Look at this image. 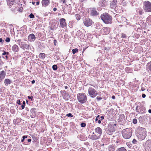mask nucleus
I'll list each match as a JSON object with an SVG mask.
<instances>
[{"instance_id":"59","label":"nucleus","mask_w":151,"mask_h":151,"mask_svg":"<svg viewBox=\"0 0 151 151\" xmlns=\"http://www.w3.org/2000/svg\"><path fill=\"white\" fill-rule=\"evenodd\" d=\"M68 88V86H65V89H67Z\"/></svg>"},{"instance_id":"21","label":"nucleus","mask_w":151,"mask_h":151,"mask_svg":"<svg viewBox=\"0 0 151 151\" xmlns=\"http://www.w3.org/2000/svg\"><path fill=\"white\" fill-rule=\"evenodd\" d=\"M116 124H114L113 125H111L110 126L109 130L110 131L112 132H114L115 131V129L114 127V126H116Z\"/></svg>"},{"instance_id":"12","label":"nucleus","mask_w":151,"mask_h":151,"mask_svg":"<svg viewBox=\"0 0 151 151\" xmlns=\"http://www.w3.org/2000/svg\"><path fill=\"white\" fill-rule=\"evenodd\" d=\"M41 3L42 6L46 7L50 4V0H42Z\"/></svg>"},{"instance_id":"41","label":"nucleus","mask_w":151,"mask_h":151,"mask_svg":"<svg viewBox=\"0 0 151 151\" xmlns=\"http://www.w3.org/2000/svg\"><path fill=\"white\" fill-rule=\"evenodd\" d=\"M96 99H97V100H101L102 98H101V97H100V96H97V97H96Z\"/></svg>"},{"instance_id":"39","label":"nucleus","mask_w":151,"mask_h":151,"mask_svg":"<svg viewBox=\"0 0 151 151\" xmlns=\"http://www.w3.org/2000/svg\"><path fill=\"white\" fill-rule=\"evenodd\" d=\"M137 142V141L135 139H134L132 141V142L133 144H136Z\"/></svg>"},{"instance_id":"42","label":"nucleus","mask_w":151,"mask_h":151,"mask_svg":"<svg viewBox=\"0 0 151 151\" xmlns=\"http://www.w3.org/2000/svg\"><path fill=\"white\" fill-rule=\"evenodd\" d=\"M17 103L18 104H19V105H20L21 104V103H20V100H18L17 101Z\"/></svg>"},{"instance_id":"31","label":"nucleus","mask_w":151,"mask_h":151,"mask_svg":"<svg viewBox=\"0 0 151 151\" xmlns=\"http://www.w3.org/2000/svg\"><path fill=\"white\" fill-rule=\"evenodd\" d=\"M52 68L54 70H56L58 68L57 66L56 65H53L52 66Z\"/></svg>"},{"instance_id":"20","label":"nucleus","mask_w":151,"mask_h":151,"mask_svg":"<svg viewBox=\"0 0 151 151\" xmlns=\"http://www.w3.org/2000/svg\"><path fill=\"white\" fill-rule=\"evenodd\" d=\"M15 1V0H7V2L8 5L11 6L14 4Z\"/></svg>"},{"instance_id":"23","label":"nucleus","mask_w":151,"mask_h":151,"mask_svg":"<svg viewBox=\"0 0 151 151\" xmlns=\"http://www.w3.org/2000/svg\"><path fill=\"white\" fill-rule=\"evenodd\" d=\"M115 150L114 146L113 145H110L109 147V151H114Z\"/></svg>"},{"instance_id":"57","label":"nucleus","mask_w":151,"mask_h":151,"mask_svg":"<svg viewBox=\"0 0 151 151\" xmlns=\"http://www.w3.org/2000/svg\"><path fill=\"white\" fill-rule=\"evenodd\" d=\"M63 1V3H65L66 2V1L65 0H62Z\"/></svg>"},{"instance_id":"8","label":"nucleus","mask_w":151,"mask_h":151,"mask_svg":"<svg viewBox=\"0 0 151 151\" xmlns=\"http://www.w3.org/2000/svg\"><path fill=\"white\" fill-rule=\"evenodd\" d=\"M146 134V132L145 130L144 129H142V132H140L139 133V135H140V137L142 139H145Z\"/></svg>"},{"instance_id":"63","label":"nucleus","mask_w":151,"mask_h":151,"mask_svg":"<svg viewBox=\"0 0 151 151\" xmlns=\"http://www.w3.org/2000/svg\"><path fill=\"white\" fill-rule=\"evenodd\" d=\"M24 139L23 138V139H22V140H21V142H23L24 141Z\"/></svg>"},{"instance_id":"33","label":"nucleus","mask_w":151,"mask_h":151,"mask_svg":"<svg viewBox=\"0 0 151 151\" xmlns=\"http://www.w3.org/2000/svg\"><path fill=\"white\" fill-rule=\"evenodd\" d=\"M81 126L82 127H85L86 126V124L84 123H82L81 124Z\"/></svg>"},{"instance_id":"40","label":"nucleus","mask_w":151,"mask_h":151,"mask_svg":"<svg viewBox=\"0 0 151 151\" xmlns=\"http://www.w3.org/2000/svg\"><path fill=\"white\" fill-rule=\"evenodd\" d=\"M1 57L0 55V65H1L2 64H3V62L2 61L1 59Z\"/></svg>"},{"instance_id":"9","label":"nucleus","mask_w":151,"mask_h":151,"mask_svg":"<svg viewBox=\"0 0 151 151\" xmlns=\"http://www.w3.org/2000/svg\"><path fill=\"white\" fill-rule=\"evenodd\" d=\"M100 138V136H99L98 134H96L94 132H93L92 133V135L91 136L90 139L94 140L98 139Z\"/></svg>"},{"instance_id":"61","label":"nucleus","mask_w":151,"mask_h":151,"mask_svg":"<svg viewBox=\"0 0 151 151\" xmlns=\"http://www.w3.org/2000/svg\"><path fill=\"white\" fill-rule=\"evenodd\" d=\"M17 42H19V43L21 42H20V41H21V40H17Z\"/></svg>"},{"instance_id":"15","label":"nucleus","mask_w":151,"mask_h":151,"mask_svg":"<svg viewBox=\"0 0 151 151\" xmlns=\"http://www.w3.org/2000/svg\"><path fill=\"white\" fill-rule=\"evenodd\" d=\"M6 76V72L2 70L0 72V80H2Z\"/></svg>"},{"instance_id":"2","label":"nucleus","mask_w":151,"mask_h":151,"mask_svg":"<svg viewBox=\"0 0 151 151\" xmlns=\"http://www.w3.org/2000/svg\"><path fill=\"white\" fill-rule=\"evenodd\" d=\"M101 18L104 23L108 24L111 23L112 21V18L111 16L106 13L102 14Z\"/></svg>"},{"instance_id":"51","label":"nucleus","mask_w":151,"mask_h":151,"mask_svg":"<svg viewBox=\"0 0 151 151\" xmlns=\"http://www.w3.org/2000/svg\"><path fill=\"white\" fill-rule=\"evenodd\" d=\"M56 10H57V9L56 8H54L53 9V10L54 12H55L56 11Z\"/></svg>"},{"instance_id":"44","label":"nucleus","mask_w":151,"mask_h":151,"mask_svg":"<svg viewBox=\"0 0 151 151\" xmlns=\"http://www.w3.org/2000/svg\"><path fill=\"white\" fill-rule=\"evenodd\" d=\"M29 99H30L31 100H32V99L33 98V97L32 96H28L27 97Z\"/></svg>"},{"instance_id":"36","label":"nucleus","mask_w":151,"mask_h":151,"mask_svg":"<svg viewBox=\"0 0 151 151\" xmlns=\"http://www.w3.org/2000/svg\"><path fill=\"white\" fill-rule=\"evenodd\" d=\"M29 16L31 18H33L34 17V16L32 13L30 14Z\"/></svg>"},{"instance_id":"29","label":"nucleus","mask_w":151,"mask_h":151,"mask_svg":"<svg viewBox=\"0 0 151 151\" xmlns=\"http://www.w3.org/2000/svg\"><path fill=\"white\" fill-rule=\"evenodd\" d=\"M78 50L77 48H76L75 49H73L72 50V52L73 53V54H74L78 52Z\"/></svg>"},{"instance_id":"45","label":"nucleus","mask_w":151,"mask_h":151,"mask_svg":"<svg viewBox=\"0 0 151 151\" xmlns=\"http://www.w3.org/2000/svg\"><path fill=\"white\" fill-rule=\"evenodd\" d=\"M4 40L1 38L0 39V42H1L3 43L4 42Z\"/></svg>"},{"instance_id":"46","label":"nucleus","mask_w":151,"mask_h":151,"mask_svg":"<svg viewBox=\"0 0 151 151\" xmlns=\"http://www.w3.org/2000/svg\"><path fill=\"white\" fill-rule=\"evenodd\" d=\"M141 90L142 91H145V89L144 87H142L141 88Z\"/></svg>"},{"instance_id":"37","label":"nucleus","mask_w":151,"mask_h":151,"mask_svg":"<svg viewBox=\"0 0 151 151\" xmlns=\"http://www.w3.org/2000/svg\"><path fill=\"white\" fill-rule=\"evenodd\" d=\"M10 38L9 37H6V39L5 41L6 42H9L10 41Z\"/></svg>"},{"instance_id":"19","label":"nucleus","mask_w":151,"mask_h":151,"mask_svg":"<svg viewBox=\"0 0 151 151\" xmlns=\"http://www.w3.org/2000/svg\"><path fill=\"white\" fill-rule=\"evenodd\" d=\"M4 83L6 86H8L11 83V81L9 79H6L4 81Z\"/></svg>"},{"instance_id":"3","label":"nucleus","mask_w":151,"mask_h":151,"mask_svg":"<svg viewBox=\"0 0 151 151\" xmlns=\"http://www.w3.org/2000/svg\"><path fill=\"white\" fill-rule=\"evenodd\" d=\"M78 101L81 104L85 103L87 100V98L85 93H78L77 95Z\"/></svg>"},{"instance_id":"50","label":"nucleus","mask_w":151,"mask_h":151,"mask_svg":"<svg viewBox=\"0 0 151 151\" xmlns=\"http://www.w3.org/2000/svg\"><path fill=\"white\" fill-rule=\"evenodd\" d=\"M57 42V41L55 40L54 41V44L55 45H56V43Z\"/></svg>"},{"instance_id":"35","label":"nucleus","mask_w":151,"mask_h":151,"mask_svg":"<svg viewBox=\"0 0 151 151\" xmlns=\"http://www.w3.org/2000/svg\"><path fill=\"white\" fill-rule=\"evenodd\" d=\"M129 147H132V144L130 142H127L126 144Z\"/></svg>"},{"instance_id":"4","label":"nucleus","mask_w":151,"mask_h":151,"mask_svg":"<svg viewBox=\"0 0 151 151\" xmlns=\"http://www.w3.org/2000/svg\"><path fill=\"white\" fill-rule=\"evenodd\" d=\"M143 4V9L145 12H151V2L148 1H144Z\"/></svg>"},{"instance_id":"28","label":"nucleus","mask_w":151,"mask_h":151,"mask_svg":"<svg viewBox=\"0 0 151 151\" xmlns=\"http://www.w3.org/2000/svg\"><path fill=\"white\" fill-rule=\"evenodd\" d=\"M118 151H127V150L124 147H122L119 148L118 150Z\"/></svg>"},{"instance_id":"30","label":"nucleus","mask_w":151,"mask_h":151,"mask_svg":"<svg viewBox=\"0 0 151 151\" xmlns=\"http://www.w3.org/2000/svg\"><path fill=\"white\" fill-rule=\"evenodd\" d=\"M76 19L78 20H80V19L81 18V16L79 14H77L76 15Z\"/></svg>"},{"instance_id":"22","label":"nucleus","mask_w":151,"mask_h":151,"mask_svg":"<svg viewBox=\"0 0 151 151\" xmlns=\"http://www.w3.org/2000/svg\"><path fill=\"white\" fill-rule=\"evenodd\" d=\"M104 117L103 116H101V117H100V116L99 115H98L97 117H96V119H95V121H97L98 120H103L104 119Z\"/></svg>"},{"instance_id":"26","label":"nucleus","mask_w":151,"mask_h":151,"mask_svg":"<svg viewBox=\"0 0 151 151\" xmlns=\"http://www.w3.org/2000/svg\"><path fill=\"white\" fill-rule=\"evenodd\" d=\"M147 69L150 70V71H151V61L147 63Z\"/></svg>"},{"instance_id":"7","label":"nucleus","mask_w":151,"mask_h":151,"mask_svg":"<svg viewBox=\"0 0 151 151\" xmlns=\"http://www.w3.org/2000/svg\"><path fill=\"white\" fill-rule=\"evenodd\" d=\"M92 23L91 20L88 18H85L83 20V24L84 25L87 27L91 26Z\"/></svg>"},{"instance_id":"52","label":"nucleus","mask_w":151,"mask_h":151,"mask_svg":"<svg viewBox=\"0 0 151 151\" xmlns=\"http://www.w3.org/2000/svg\"><path fill=\"white\" fill-rule=\"evenodd\" d=\"M112 98L113 99H115V96H112Z\"/></svg>"},{"instance_id":"5","label":"nucleus","mask_w":151,"mask_h":151,"mask_svg":"<svg viewBox=\"0 0 151 151\" xmlns=\"http://www.w3.org/2000/svg\"><path fill=\"white\" fill-rule=\"evenodd\" d=\"M88 93L92 98L95 97L98 94L97 91L91 87H90L88 89Z\"/></svg>"},{"instance_id":"48","label":"nucleus","mask_w":151,"mask_h":151,"mask_svg":"<svg viewBox=\"0 0 151 151\" xmlns=\"http://www.w3.org/2000/svg\"><path fill=\"white\" fill-rule=\"evenodd\" d=\"M25 106V105H24L22 104L21 106V107H22V109H23L24 108Z\"/></svg>"},{"instance_id":"14","label":"nucleus","mask_w":151,"mask_h":151,"mask_svg":"<svg viewBox=\"0 0 151 151\" xmlns=\"http://www.w3.org/2000/svg\"><path fill=\"white\" fill-rule=\"evenodd\" d=\"M117 1L116 0H113L110 1V7L111 8H114L116 6Z\"/></svg>"},{"instance_id":"6","label":"nucleus","mask_w":151,"mask_h":151,"mask_svg":"<svg viewBox=\"0 0 151 151\" xmlns=\"http://www.w3.org/2000/svg\"><path fill=\"white\" fill-rule=\"evenodd\" d=\"M18 44L21 48L22 49L24 50H28L29 47V45L26 44L24 42H21L19 43Z\"/></svg>"},{"instance_id":"13","label":"nucleus","mask_w":151,"mask_h":151,"mask_svg":"<svg viewBox=\"0 0 151 151\" xmlns=\"http://www.w3.org/2000/svg\"><path fill=\"white\" fill-rule=\"evenodd\" d=\"M95 131L96 133L100 137L102 133V129L100 127H97L95 129Z\"/></svg>"},{"instance_id":"32","label":"nucleus","mask_w":151,"mask_h":151,"mask_svg":"<svg viewBox=\"0 0 151 151\" xmlns=\"http://www.w3.org/2000/svg\"><path fill=\"white\" fill-rule=\"evenodd\" d=\"M133 123L134 124H136L137 123V121L136 119H134L133 120Z\"/></svg>"},{"instance_id":"18","label":"nucleus","mask_w":151,"mask_h":151,"mask_svg":"<svg viewBox=\"0 0 151 151\" xmlns=\"http://www.w3.org/2000/svg\"><path fill=\"white\" fill-rule=\"evenodd\" d=\"M99 6L101 7H105V2L104 0H101L99 4Z\"/></svg>"},{"instance_id":"16","label":"nucleus","mask_w":151,"mask_h":151,"mask_svg":"<svg viewBox=\"0 0 151 151\" xmlns=\"http://www.w3.org/2000/svg\"><path fill=\"white\" fill-rule=\"evenodd\" d=\"M104 32V35H107L110 32L109 28L107 27L104 28L102 30V32Z\"/></svg>"},{"instance_id":"56","label":"nucleus","mask_w":151,"mask_h":151,"mask_svg":"<svg viewBox=\"0 0 151 151\" xmlns=\"http://www.w3.org/2000/svg\"><path fill=\"white\" fill-rule=\"evenodd\" d=\"M35 83V81L34 80H33L32 81V84H33Z\"/></svg>"},{"instance_id":"64","label":"nucleus","mask_w":151,"mask_h":151,"mask_svg":"<svg viewBox=\"0 0 151 151\" xmlns=\"http://www.w3.org/2000/svg\"><path fill=\"white\" fill-rule=\"evenodd\" d=\"M55 28L54 29H57V27L55 25Z\"/></svg>"},{"instance_id":"62","label":"nucleus","mask_w":151,"mask_h":151,"mask_svg":"<svg viewBox=\"0 0 151 151\" xmlns=\"http://www.w3.org/2000/svg\"><path fill=\"white\" fill-rule=\"evenodd\" d=\"M25 101H23V105H25Z\"/></svg>"},{"instance_id":"38","label":"nucleus","mask_w":151,"mask_h":151,"mask_svg":"<svg viewBox=\"0 0 151 151\" xmlns=\"http://www.w3.org/2000/svg\"><path fill=\"white\" fill-rule=\"evenodd\" d=\"M66 116H67L68 117L70 116L71 117H72L73 116V115L71 113H69L68 114H67L66 115Z\"/></svg>"},{"instance_id":"17","label":"nucleus","mask_w":151,"mask_h":151,"mask_svg":"<svg viewBox=\"0 0 151 151\" xmlns=\"http://www.w3.org/2000/svg\"><path fill=\"white\" fill-rule=\"evenodd\" d=\"M12 50L14 52H17L19 50V47L17 45H14L12 47Z\"/></svg>"},{"instance_id":"55","label":"nucleus","mask_w":151,"mask_h":151,"mask_svg":"<svg viewBox=\"0 0 151 151\" xmlns=\"http://www.w3.org/2000/svg\"><path fill=\"white\" fill-rule=\"evenodd\" d=\"M31 141V139H27V141L28 142H30Z\"/></svg>"},{"instance_id":"1","label":"nucleus","mask_w":151,"mask_h":151,"mask_svg":"<svg viewBox=\"0 0 151 151\" xmlns=\"http://www.w3.org/2000/svg\"><path fill=\"white\" fill-rule=\"evenodd\" d=\"M122 133L124 138L126 139H129L132 135V129L131 128H128L124 129L122 130Z\"/></svg>"},{"instance_id":"25","label":"nucleus","mask_w":151,"mask_h":151,"mask_svg":"<svg viewBox=\"0 0 151 151\" xmlns=\"http://www.w3.org/2000/svg\"><path fill=\"white\" fill-rule=\"evenodd\" d=\"M45 55L44 53H41L39 55V57L41 59H44L45 58Z\"/></svg>"},{"instance_id":"58","label":"nucleus","mask_w":151,"mask_h":151,"mask_svg":"<svg viewBox=\"0 0 151 151\" xmlns=\"http://www.w3.org/2000/svg\"><path fill=\"white\" fill-rule=\"evenodd\" d=\"M148 112L150 113H151V109H149L148 110Z\"/></svg>"},{"instance_id":"60","label":"nucleus","mask_w":151,"mask_h":151,"mask_svg":"<svg viewBox=\"0 0 151 151\" xmlns=\"http://www.w3.org/2000/svg\"><path fill=\"white\" fill-rule=\"evenodd\" d=\"M138 106H137L136 107V110L137 111H137V110H138Z\"/></svg>"},{"instance_id":"34","label":"nucleus","mask_w":151,"mask_h":151,"mask_svg":"<svg viewBox=\"0 0 151 151\" xmlns=\"http://www.w3.org/2000/svg\"><path fill=\"white\" fill-rule=\"evenodd\" d=\"M144 12L142 10H139V15H142Z\"/></svg>"},{"instance_id":"10","label":"nucleus","mask_w":151,"mask_h":151,"mask_svg":"<svg viewBox=\"0 0 151 151\" xmlns=\"http://www.w3.org/2000/svg\"><path fill=\"white\" fill-rule=\"evenodd\" d=\"M60 25L63 28L66 26V23L65 22V19L64 18H61L60 19Z\"/></svg>"},{"instance_id":"11","label":"nucleus","mask_w":151,"mask_h":151,"mask_svg":"<svg viewBox=\"0 0 151 151\" xmlns=\"http://www.w3.org/2000/svg\"><path fill=\"white\" fill-rule=\"evenodd\" d=\"M36 37L33 34H30L28 37V40L30 42L34 41Z\"/></svg>"},{"instance_id":"43","label":"nucleus","mask_w":151,"mask_h":151,"mask_svg":"<svg viewBox=\"0 0 151 151\" xmlns=\"http://www.w3.org/2000/svg\"><path fill=\"white\" fill-rule=\"evenodd\" d=\"M127 37L126 35L124 34H122V37L123 38H126Z\"/></svg>"},{"instance_id":"54","label":"nucleus","mask_w":151,"mask_h":151,"mask_svg":"<svg viewBox=\"0 0 151 151\" xmlns=\"http://www.w3.org/2000/svg\"><path fill=\"white\" fill-rule=\"evenodd\" d=\"M40 4V2L39 1H37L36 2V5H38Z\"/></svg>"},{"instance_id":"27","label":"nucleus","mask_w":151,"mask_h":151,"mask_svg":"<svg viewBox=\"0 0 151 151\" xmlns=\"http://www.w3.org/2000/svg\"><path fill=\"white\" fill-rule=\"evenodd\" d=\"M97 12L96 10L93 9L91 11V14L92 16H95L97 15Z\"/></svg>"},{"instance_id":"49","label":"nucleus","mask_w":151,"mask_h":151,"mask_svg":"<svg viewBox=\"0 0 151 151\" xmlns=\"http://www.w3.org/2000/svg\"><path fill=\"white\" fill-rule=\"evenodd\" d=\"M142 97L143 98H145L146 97V95L145 94H143L142 95Z\"/></svg>"},{"instance_id":"47","label":"nucleus","mask_w":151,"mask_h":151,"mask_svg":"<svg viewBox=\"0 0 151 151\" xmlns=\"http://www.w3.org/2000/svg\"><path fill=\"white\" fill-rule=\"evenodd\" d=\"M27 135H25V136H23L22 137V138H23L24 139H25V138H27Z\"/></svg>"},{"instance_id":"53","label":"nucleus","mask_w":151,"mask_h":151,"mask_svg":"<svg viewBox=\"0 0 151 151\" xmlns=\"http://www.w3.org/2000/svg\"><path fill=\"white\" fill-rule=\"evenodd\" d=\"M98 122L99 124H100L101 122V121L100 120H99L98 121Z\"/></svg>"},{"instance_id":"24","label":"nucleus","mask_w":151,"mask_h":151,"mask_svg":"<svg viewBox=\"0 0 151 151\" xmlns=\"http://www.w3.org/2000/svg\"><path fill=\"white\" fill-rule=\"evenodd\" d=\"M9 54V53L8 52H4L2 54V55L4 56H3L4 58L5 59H7L8 58L7 55H8Z\"/></svg>"}]
</instances>
